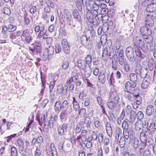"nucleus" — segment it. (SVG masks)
<instances>
[{"instance_id": "obj_6", "label": "nucleus", "mask_w": 156, "mask_h": 156, "mask_svg": "<svg viewBox=\"0 0 156 156\" xmlns=\"http://www.w3.org/2000/svg\"><path fill=\"white\" fill-rule=\"evenodd\" d=\"M136 86V84L134 82L127 81L125 84L124 90L126 92H131L134 90Z\"/></svg>"}, {"instance_id": "obj_55", "label": "nucleus", "mask_w": 156, "mask_h": 156, "mask_svg": "<svg viewBox=\"0 0 156 156\" xmlns=\"http://www.w3.org/2000/svg\"><path fill=\"white\" fill-rule=\"evenodd\" d=\"M110 141L108 138H105L103 141L104 146H111L109 145Z\"/></svg>"}, {"instance_id": "obj_59", "label": "nucleus", "mask_w": 156, "mask_h": 156, "mask_svg": "<svg viewBox=\"0 0 156 156\" xmlns=\"http://www.w3.org/2000/svg\"><path fill=\"white\" fill-rule=\"evenodd\" d=\"M81 127L80 125H77L75 129V132L76 134L78 133L81 131Z\"/></svg>"}, {"instance_id": "obj_40", "label": "nucleus", "mask_w": 156, "mask_h": 156, "mask_svg": "<svg viewBox=\"0 0 156 156\" xmlns=\"http://www.w3.org/2000/svg\"><path fill=\"white\" fill-rule=\"evenodd\" d=\"M8 30L10 32H13L16 30L17 27L11 24H9L8 26Z\"/></svg>"}, {"instance_id": "obj_11", "label": "nucleus", "mask_w": 156, "mask_h": 156, "mask_svg": "<svg viewBox=\"0 0 156 156\" xmlns=\"http://www.w3.org/2000/svg\"><path fill=\"white\" fill-rule=\"evenodd\" d=\"M140 32L143 36H149L151 34V30L145 26L142 27L140 30Z\"/></svg>"}, {"instance_id": "obj_19", "label": "nucleus", "mask_w": 156, "mask_h": 156, "mask_svg": "<svg viewBox=\"0 0 156 156\" xmlns=\"http://www.w3.org/2000/svg\"><path fill=\"white\" fill-rule=\"evenodd\" d=\"M106 132L108 135L111 136L112 134V131L111 125L110 123L107 122L105 125Z\"/></svg>"}, {"instance_id": "obj_13", "label": "nucleus", "mask_w": 156, "mask_h": 156, "mask_svg": "<svg viewBox=\"0 0 156 156\" xmlns=\"http://www.w3.org/2000/svg\"><path fill=\"white\" fill-rule=\"evenodd\" d=\"M156 110H155L154 112V108L152 105H149L148 106L146 109V113L147 115L149 116L151 115H156Z\"/></svg>"}, {"instance_id": "obj_5", "label": "nucleus", "mask_w": 156, "mask_h": 156, "mask_svg": "<svg viewBox=\"0 0 156 156\" xmlns=\"http://www.w3.org/2000/svg\"><path fill=\"white\" fill-rule=\"evenodd\" d=\"M81 43L84 46L87 47V48H90L92 45L91 41L89 39L86 35H83L80 38Z\"/></svg>"}, {"instance_id": "obj_27", "label": "nucleus", "mask_w": 156, "mask_h": 156, "mask_svg": "<svg viewBox=\"0 0 156 156\" xmlns=\"http://www.w3.org/2000/svg\"><path fill=\"white\" fill-rule=\"evenodd\" d=\"M73 15L74 18L77 21L80 22L81 20V16L79 14L78 11L76 10H74L73 11Z\"/></svg>"}, {"instance_id": "obj_16", "label": "nucleus", "mask_w": 156, "mask_h": 156, "mask_svg": "<svg viewBox=\"0 0 156 156\" xmlns=\"http://www.w3.org/2000/svg\"><path fill=\"white\" fill-rule=\"evenodd\" d=\"M110 55V53H108L107 48H104L102 55V58L104 61L108 60L109 56Z\"/></svg>"}, {"instance_id": "obj_3", "label": "nucleus", "mask_w": 156, "mask_h": 156, "mask_svg": "<svg viewBox=\"0 0 156 156\" xmlns=\"http://www.w3.org/2000/svg\"><path fill=\"white\" fill-rule=\"evenodd\" d=\"M45 147L47 153H49L50 155L51 154L52 156H58L57 152L53 143H51L50 145L47 144Z\"/></svg>"}, {"instance_id": "obj_18", "label": "nucleus", "mask_w": 156, "mask_h": 156, "mask_svg": "<svg viewBox=\"0 0 156 156\" xmlns=\"http://www.w3.org/2000/svg\"><path fill=\"white\" fill-rule=\"evenodd\" d=\"M83 75H84L85 78H87L90 76L91 73V69L90 66H88L87 68L83 69Z\"/></svg>"}, {"instance_id": "obj_41", "label": "nucleus", "mask_w": 156, "mask_h": 156, "mask_svg": "<svg viewBox=\"0 0 156 156\" xmlns=\"http://www.w3.org/2000/svg\"><path fill=\"white\" fill-rule=\"evenodd\" d=\"M85 59L86 64H89L92 61V59L91 55H87L85 57Z\"/></svg>"}, {"instance_id": "obj_34", "label": "nucleus", "mask_w": 156, "mask_h": 156, "mask_svg": "<svg viewBox=\"0 0 156 156\" xmlns=\"http://www.w3.org/2000/svg\"><path fill=\"white\" fill-rule=\"evenodd\" d=\"M135 99V101H134V103L138 105L141 104L142 101V98L138 94L136 95Z\"/></svg>"}, {"instance_id": "obj_52", "label": "nucleus", "mask_w": 156, "mask_h": 156, "mask_svg": "<svg viewBox=\"0 0 156 156\" xmlns=\"http://www.w3.org/2000/svg\"><path fill=\"white\" fill-rule=\"evenodd\" d=\"M98 138L99 143L102 142L103 140V135L102 133H99L98 136Z\"/></svg>"}, {"instance_id": "obj_38", "label": "nucleus", "mask_w": 156, "mask_h": 156, "mask_svg": "<svg viewBox=\"0 0 156 156\" xmlns=\"http://www.w3.org/2000/svg\"><path fill=\"white\" fill-rule=\"evenodd\" d=\"M66 22L68 24H70V23H73V21L72 17L71 15L70 14H69L66 16Z\"/></svg>"}, {"instance_id": "obj_46", "label": "nucleus", "mask_w": 156, "mask_h": 156, "mask_svg": "<svg viewBox=\"0 0 156 156\" xmlns=\"http://www.w3.org/2000/svg\"><path fill=\"white\" fill-rule=\"evenodd\" d=\"M122 127L124 129H128L129 128V125L127 122L126 121L124 120L122 122Z\"/></svg>"}, {"instance_id": "obj_12", "label": "nucleus", "mask_w": 156, "mask_h": 156, "mask_svg": "<svg viewBox=\"0 0 156 156\" xmlns=\"http://www.w3.org/2000/svg\"><path fill=\"white\" fill-rule=\"evenodd\" d=\"M153 14L152 13L147 15L145 17L146 24L149 27H152L153 26V21L152 19Z\"/></svg>"}, {"instance_id": "obj_43", "label": "nucleus", "mask_w": 156, "mask_h": 156, "mask_svg": "<svg viewBox=\"0 0 156 156\" xmlns=\"http://www.w3.org/2000/svg\"><path fill=\"white\" fill-rule=\"evenodd\" d=\"M137 118L138 119L140 120L144 117L143 112L141 111H139L136 114Z\"/></svg>"}, {"instance_id": "obj_51", "label": "nucleus", "mask_w": 156, "mask_h": 156, "mask_svg": "<svg viewBox=\"0 0 156 156\" xmlns=\"http://www.w3.org/2000/svg\"><path fill=\"white\" fill-rule=\"evenodd\" d=\"M57 90L58 93H61L63 92L64 90L66 91V88L65 86L63 87L62 86L58 85Z\"/></svg>"}, {"instance_id": "obj_30", "label": "nucleus", "mask_w": 156, "mask_h": 156, "mask_svg": "<svg viewBox=\"0 0 156 156\" xmlns=\"http://www.w3.org/2000/svg\"><path fill=\"white\" fill-rule=\"evenodd\" d=\"M98 80L99 82L104 83L106 80L105 76L104 73H100L98 76Z\"/></svg>"}, {"instance_id": "obj_2", "label": "nucleus", "mask_w": 156, "mask_h": 156, "mask_svg": "<svg viewBox=\"0 0 156 156\" xmlns=\"http://www.w3.org/2000/svg\"><path fill=\"white\" fill-rule=\"evenodd\" d=\"M79 79V76L78 75H76L71 77L66 80V84L67 85L65 86L66 88V92L68 89L69 91L71 92L73 91L74 85L72 82H76Z\"/></svg>"}, {"instance_id": "obj_44", "label": "nucleus", "mask_w": 156, "mask_h": 156, "mask_svg": "<svg viewBox=\"0 0 156 156\" xmlns=\"http://www.w3.org/2000/svg\"><path fill=\"white\" fill-rule=\"evenodd\" d=\"M119 143L122 146V147H123L126 143H128V141L125 140L124 137L122 136L120 138Z\"/></svg>"}, {"instance_id": "obj_22", "label": "nucleus", "mask_w": 156, "mask_h": 156, "mask_svg": "<svg viewBox=\"0 0 156 156\" xmlns=\"http://www.w3.org/2000/svg\"><path fill=\"white\" fill-rule=\"evenodd\" d=\"M25 143L26 147L24 149V152L27 154L30 153L31 152L33 147H31V145L30 144V143L29 141H26Z\"/></svg>"}, {"instance_id": "obj_21", "label": "nucleus", "mask_w": 156, "mask_h": 156, "mask_svg": "<svg viewBox=\"0 0 156 156\" xmlns=\"http://www.w3.org/2000/svg\"><path fill=\"white\" fill-rule=\"evenodd\" d=\"M77 64L78 67L80 68L81 69H84L86 68V63L85 62L82 60L80 59L78 60L77 62Z\"/></svg>"}, {"instance_id": "obj_25", "label": "nucleus", "mask_w": 156, "mask_h": 156, "mask_svg": "<svg viewBox=\"0 0 156 156\" xmlns=\"http://www.w3.org/2000/svg\"><path fill=\"white\" fill-rule=\"evenodd\" d=\"M61 102L59 101H57L55 103L54 105V109L56 112L58 113L60 111L61 108Z\"/></svg>"}, {"instance_id": "obj_23", "label": "nucleus", "mask_w": 156, "mask_h": 156, "mask_svg": "<svg viewBox=\"0 0 156 156\" xmlns=\"http://www.w3.org/2000/svg\"><path fill=\"white\" fill-rule=\"evenodd\" d=\"M148 73L147 69L144 68H141L140 70V75L141 78H144V79L148 75L147 73Z\"/></svg>"}, {"instance_id": "obj_29", "label": "nucleus", "mask_w": 156, "mask_h": 156, "mask_svg": "<svg viewBox=\"0 0 156 156\" xmlns=\"http://www.w3.org/2000/svg\"><path fill=\"white\" fill-rule=\"evenodd\" d=\"M118 65V58L117 56L114 58L112 61V68L114 70L117 69Z\"/></svg>"}, {"instance_id": "obj_17", "label": "nucleus", "mask_w": 156, "mask_h": 156, "mask_svg": "<svg viewBox=\"0 0 156 156\" xmlns=\"http://www.w3.org/2000/svg\"><path fill=\"white\" fill-rule=\"evenodd\" d=\"M127 93V94H125V98L129 101H135V98L136 95L134 94V93H132L131 92Z\"/></svg>"}, {"instance_id": "obj_33", "label": "nucleus", "mask_w": 156, "mask_h": 156, "mask_svg": "<svg viewBox=\"0 0 156 156\" xmlns=\"http://www.w3.org/2000/svg\"><path fill=\"white\" fill-rule=\"evenodd\" d=\"M61 104V108L63 110H69L68 102L67 100H64Z\"/></svg>"}, {"instance_id": "obj_54", "label": "nucleus", "mask_w": 156, "mask_h": 156, "mask_svg": "<svg viewBox=\"0 0 156 156\" xmlns=\"http://www.w3.org/2000/svg\"><path fill=\"white\" fill-rule=\"evenodd\" d=\"M3 13L6 15H9L11 13L10 10L8 8L5 7L3 8Z\"/></svg>"}, {"instance_id": "obj_45", "label": "nucleus", "mask_w": 156, "mask_h": 156, "mask_svg": "<svg viewBox=\"0 0 156 156\" xmlns=\"http://www.w3.org/2000/svg\"><path fill=\"white\" fill-rule=\"evenodd\" d=\"M42 149L40 147H37L35 153V156H40L41 153Z\"/></svg>"}, {"instance_id": "obj_1", "label": "nucleus", "mask_w": 156, "mask_h": 156, "mask_svg": "<svg viewBox=\"0 0 156 156\" xmlns=\"http://www.w3.org/2000/svg\"><path fill=\"white\" fill-rule=\"evenodd\" d=\"M136 55H134V49L131 46L128 47L126 50V55L130 61L135 62H139L143 58L142 53L139 49L135 50Z\"/></svg>"}, {"instance_id": "obj_8", "label": "nucleus", "mask_w": 156, "mask_h": 156, "mask_svg": "<svg viewBox=\"0 0 156 156\" xmlns=\"http://www.w3.org/2000/svg\"><path fill=\"white\" fill-rule=\"evenodd\" d=\"M54 50V48L52 46H49L48 48L45 49L43 52V56L45 58H49V55L53 54Z\"/></svg>"}, {"instance_id": "obj_31", "label": "nucleus", "mask_w": 156, "mask_h": 156, "mask_svg": "<svg viewBox=\"0 0 156 156\" xmlns=\"http://www.w3.org/2000/svg\"><path fill=\"white\" fill-rule=\"evenodd\" d=\"M47 115V113L46 112H43L41 115V117L40 119L38 120L39 122V124L41 125V123H44L45 122V119L46 118Z\"/></svg>"}, {"instance_id": "obj_7", "label": "nucleus", "mask_w": 156, "mask_h": 156, "mask_svg": "<svg viewBox=\"0 0 156 156\" xmlns=\"http://www.w3.org/2000/svg\"><path fill=\"white\" fill-rule=\"evenodd\" d=\"M21 34V31H18L16 32L11 33H10L9 37L14 41V43L17 42L18 39H20V35Z\"/></svg>"}, {"instance_id": "obj_53", "label": "nucleus", "mask_w": 156, "mask_h": 156, "mask_svg": "<svg viewBox=\"0 0 156 156\" xmlns=\"http://www.w3.org/2000/svg\"><path fill=\"white\" fill-rule=\"evenodd\" d=\"M73 104V108L76 111L79 110L80 107L78 102Z\"/></svg>"}, {"instance_id": "obj_15", "label": "nucleus", "mask_w": 156, "mask_h": 156, "mask_svg": "<svg viewBox=\"0 0 156 156\" xmlns=\"http://www.w3.org/2000/svg\"><path fill=\"white\" fill-rule=\"evenodd\" d=\"M72 112L71 109H70L69 110H63L60 115V117L61 120H62L63 119L66 118L67 115H70Z\"/></svg>"}, {"instance_id": "obj_47", "label": "nucleus", "mask_w": 156, "mask_h": 156, "mask_svg": "<svg viewBox=\"0 0 156 156\" xmlns=\"http://www.w3.org/2000/svg\"><path fill=\"white\" fill-rule=\"evenodd\" d=\"M62 50L60 45L58 44H56L55 45V52L56 53L60 52Z\"/></svg>"}, {"instance_id": "obj_61", "label": "nucleus", "mask_w": 156, "mask_h": 156, "mask_svg": "<svg viewBox=\"0 0 156 156\" xmlns=\"http://www.w3.org/2000/svg\"><path fill=\"white\" fill-rule=\"evenodd\" d=\"M42 27H44V25H41V26L38 25L36 26L34 28L35 32L36 33L39 32L41 30Z\"/></svg>"}, {"instance_id": "obj_36", "label": "nucleus", "mask_w": 156, "mask_h": 156, "mask_svg": "<svg viewBox=\"0 0 156 156\" xmlns=\"http://www.w3.org/2000/svg\"><path fill=\"white\" fill-rule=\"evenodd\" d=\"M112 100L113 101L115 102V103L116 104H117V105H119V106L120 105V104L119 103L120 98L118 94H116L114 97L113 99H112Z\"/></svg>"}, {"instance_id": "obj_37", "label": "nucleus", "mask_w": 156, "mask_h": 156, "mask_svg": "<svg viewBox=\"0 0 156 156\" xmlns=\"http://www.w3.org/2000/svg\"><path fill=\"white\" fill-rule=\"evenodd\" d=\"M11 156H16L18 152L16 147H12L10 148Z\"/></svg>"}, {"instance_id": "obj_39", "label": "nucleus", "mask_w": 156, "mask_h": 156, "mask_svg": "<svg viewBox=\"0 0 156 156\" xmlns=\"http://www.w3.org/2000/svg\"><path fill=\"white\" fill-rule=\"evenodd\" d=\"M55 80H52L51 81L49 85V92L51 94L55 86Z\"/></svg>"}, {"instance_id": "obj_10", "label": "nucleus", "mask_w": 156, "mask_h": 156, "mask_svg": "<svg viewBox=\"0 0 156 156\" xmlns=\"http://www.w3.org/2000/svg\"><path fill=\"white\" fill-rule=\"evenodd\" d=\"M151 78L149 75H148L143 80L141 84V87L143 89L147 88L151 82Z\"/></svg>"}, {"instance_id": "obj_20", "label": "nucleus", "mask_w": 156, "mask_h": 156, "mask_svg": "<svg viewBox=\"0 0 156 156\" xmlns=\"http://www.w3.org/2000/svg\"><path fill=\"white\" fill-rule=\"evenodd\" d=\"M17 142L19 151L23 152L24 149V143L23 140L20 139H19L17 140Z\"/></svg>"}, {"instance_id": "obj_35", "label": "nucleus", "mask_w": 156, "mask_h": 156, "mask_svg": "<svg viewBox=\"0 0 156 156\" xmlns=\"http://www.w3.org/2000/svg\"><path fill=\"white\" fill-rule=\"evenodd\" d=\"M45 27H42L41 30L38 33L37 36V38L39 39H41L44 34H46V31L44 32Z\"/></svg>"}, {"instance_id": "obj_64", "label": "nucleus", "mask_w": 156, "mask_h": 156, "mask_svg": "<svg viewBox=\"0 0 156 156\" xmlns=\"http://www.w3.org/2000/svg\"><path fill=\"white\" fill-rule=\"evenodd\" d=\"M37 143L41 144L43 142V138L41 136H39L36 138Z\"/></svg>"}, {"instance_id": "obj_9", "label": "nucleus", "mask_w": 156, "mask_h": 156, "mask_svg": "<svg viewBox=\"0 0 156 156\" xmlns=\"http://www.w3.org/2000/svg\"><path fill=\"white\" fill-rule=\"evenodd\" d=\"M61 44L65 53L66 54L69 53L70 51V48L68 44L67 40L65 39H63L61 41Z\"/></svg>"}, {"instance_id": "obj_60", "label": "nucleus", "mask_w": 156, "mask_h": 156, "mask_svg": "<svg viewBox=\"0 0 156 156\" xmlns=\"http://www.w3.org/2000/svg\"><path fill=\"white\" fill-rule=\"evenodd\" d=\"M48 100L47 99H45L42 102L41 104V106L43 108H44L47 104L48 103Z\"/></svg>"}, {"instance_id": "obj_14", "label": "nucleus", "mask_w": 156, "mask_h": 156, "mask_svg": "<svg viewBox=\"0 0 156 156\" xmlns=\"http://www.w3.org/2000/svg\"><path fill=\"white\" fill-rule=\"evenodd\" d=\"M156 10V3H151L149 4L146 8V10L147 12H153Z\"/></svg>"}, {"instance_id": "obj_57", "label": "nucleus", "mask_w": 156, "mask_h": 156, "mask_svg": "<svg viewBox=\"0 0 156 156\" xmlns=\"http://www.w3.org/2000/svg\"><path fill=\"white\" fill-rule=\"evenodd\" d=\"M111 146H104L103 147V150L106 154H107L109 152L110 147Z\"/></svg>"}, {"instance_id": "obj_28", "label": "nucleus", "mask_w": 156, "mask_h": 156, "mask_svg": "<svg viewBox=\"0 0 156 156\" xmlns=\"http://www.w3.org/2000/svg\"><path fill=\"white\" fill-rule=\"evenodd\" d=\"M136 43L140 48H142L144 46V42L139 37H137L136 38Z\"/></svg>"}, {"instance_id": "obj_56", "label": "nucleus", "mask_w": 156, "mask_h": 156, "mask_svg": "<svg viewBox=\"0 0 156 156\" xmlns=\"http://www.w3.org/2000/svg\"><path fill=\"white\" fill-rule=\"evenodd\" d=\"M132 110V109L131 106L130 105H127L125 110L126 114L127 115H129Z\"/></svg>"}, {"instance_id": "obj_62", "label": "nucleus", "mask_w": 156, "mask_h": 156, "mask_svg": "<svg viewBox=\"0 0 156 156\" xmlns=\"http://www.w3.org/2000/svg\"><path fill=\"white\" fill-rule=\"evenodd\" d=\"M155 63V61L154 59L152 58H150L149 59L148 61V66H153V65Z\"/></svg>"}, {"instance_id": "obj_32", "label": "nucleus", "mask_w": 156, "mask_h": 156, "mask_svg": "<svg viewBox=\"0 0 156 156\" xmlns=\"http://www.w3.org/2000/svg\"><path fill=\"white\" fill-rule=\"evenodd\" d=\"M129 79L132 82L135 83L137 79V75L134 73H131L129 75Z\"/></svg>"}, {"instance_id": "obj_4", "label": "nucleus", "mask_w": 156, "mask_h": 156, "mask_svg": "<svg viewBox=\"0 0 156 156\" xmlns=\"http://www.w3.org/2000/svg\"><path fill=\"white\" fill-rule=\"evenodd\" d=\"M44 6V10L46 12H49L51 11V8H53L54 7V3L50 0H44L43 4Z\"/></svg>"}, {"instance_id": "obj_50", "label": "nucleus", "mask_w": 156, "mask_h": 156, "mask_svg": "<svg viewBox=\"0 0 156 156\" xmlns=\"http://www.w3.org/2000/svg\"><path fill=\"white\" fill-rule=\"evenodd\" d=\"M69 63L68 61L65 60L63 61L62 65V67L63 69H67L68 67Z\"/></svg>"}, {"instance_id": "obj_42", "label": "nucleus", "mask_w": 156, "mask_h": 156, "mask_svg": "<svg viewBox=\"0 0 156 156\" xmlns=\"http://www.w3.org/2000/svg\"><path fill=\"white\" fill-rule=\"evenodd\" d=\"M92 139H90V138H88L87 140V142L85 144V145L87 148L91 147L92 145V142H91Z\"/></svg>"}, {"instance_id": "obj_63", "label": "nucleus", "mask_w": 156, "mask_h": 156, "mask_svg": "<svg viewBox=\"0 0 156 156\" xmlns=\"http://www.w3.org/2000/svg\"><path fill=\"white\" fill-rule=\"evenodd\" d=\"M80 115L84 116L86 113V110L85 109L82 108L81 109L79 113Z\"/></svg>"}, {"instance_id": "obj_26", "label": "nucleus", "mask_w": 156, "mask_h": 156, "mask_svg": "<svg viewBox=\"0 0 156 156\" xmlns=\"http://www.w3.org/2000/svg\"><path fill=\"white\" fill-rule=\"evenodd\" d=\"M140 139L142 143H146L147 138L146 135L145 133L142 132L140 133Z\"/></svg>"}, {"instance_id": "obj_24", "label": "nucleus", "mask_w": 156, "mask_h": 156, "mask_svg": "<svg viewBox=\"0 0 156 156\" xmlns=\"http://www.w3.org/2000/svg\"><path fill=\"white\" fill-rule=\"evenodd\" d=\"M107 105L108 108L111 110H113L118 105L117 104L112 100L108 102Z\"/></svg>"}, {"instance_id": "obj_48", "label": "nucleus", "mask_w": 156, "mask_h": 156, "mask_svg": "<svg viewBox=\"0 0 156 156\" xmlns=\"http://www.w3.org/2000/svg\"><path fill=\"white\" fill-rule=\"evenodd\" d=\"M139 141L137 138H134L133 140V146L134 148H136L139 145Z\"/></svg>"}, {"instance_id": "obj_49", "label": "nucleus", "mask_w": 156, "mask_h": 156, "mask_svg": "<svg viewBox=\"0 0 156 156\" xmlns=\"http://www.w3.org/2000/svg\"><path fill=\"white\" fill-rule=\"evenodd\" d=\"M94 4H93V11L98 10L99 7V3L94 2Z\"/></svg>"}, {"instance_id": "obj_58", "label": "nucleus", "mask_w": 156, "mask_h": 156, "mask_svg": "<svg viewBox=\"0 0 156 156\" xmlns=\"http://www.w3.org/2000/svg\"><path fill=\"white\" fill-rule=\"evenodd\" d=\"M123 67L126 72H128L130 70V67L128 63L126 62L124 63V64Z\"/></svg>"}]
</instances>
